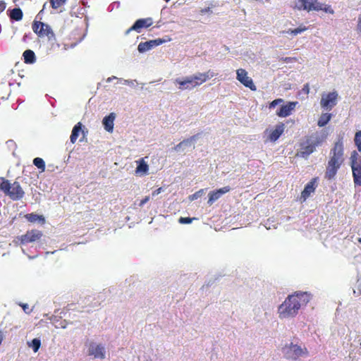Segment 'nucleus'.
Masks as SVG:
<instances>
[{
  "instance_id": "nucleus-33",
  "label": "nucleus",
  "mask_w": 361,
  "mask_h": 361,
  "mask_svg": "<svg viewBox=\"0 0 361 361\" xmlns=\"http://www.w3.org/2000/svg\"><path fill=\"white\" fill-rule=\"evenodd\" d=\"M195 136H192L190 139H187V140H185L180 142L179 144L176 145L173 147V149L176 151H178L180 149V147H182V145L190 142L192 140L195 139Z\"/></svg>"
},
{
  "instance_id": "nucleus-9",
  "label": "nucleus",
  "mask_w": 361,
  "mask_h": 361,
  "mask_svg": "<svg viewBox=\"0 0 361 361\" xmlns=\"http://www.w3.org/2000/svg\"><path fill=\"white\" fill-rule=\"evenodd\" d=\"M338 94L336 90L322 95L320 105L325 109L331 111L336 104Z\"/></svg>"
},
{
  "instance_id": "nucleus-29",
  "label": "nucleus",
  "mask_w": 361,
  "mask_h": 361,
  "mask_svg": "<svg viewBox=\"0 0 361 361\" xmlns=\"http://www.w3.org/2000/svg\"><path fill=\"white\" fill-rule=\"evenodd\" d=\"M33 164L40 169L42 171H44L45 170V163L44 161L39 157H36L33 160Z\"/></svg>"
},
{
  "instance_id": "nucleus-22",
  "label": "nucleus",
  "mask_w": 361,
  "mask_h": 361,
  "mask_svg": "<svg viewBox=\"0 0 361 361\" xmlns=\"http://www.w3.org/2000/svg\"><path fill=\"white\" fill-rule=\"evenodd\" d=\"M136 163L137 164L135 169L136 173L146 174L148 172L149 166L145 161L144 158L140 159L139 160L136 161Z\"/></svg>"
},
{
  "instance_id": "nucleus-5",
  "label": "nucleus",
  "mask_w": 361,
  "mask_h": 361,
  "mask_svg": "<svg viewBox=\"0 0 361 361\" xmlns=\"http://www.w3.org/2000/svg\"><path fill=\"white\" fill-rule=\"evenodd\" d=\"M32 29L40 39H46L51 43H54L56 39V35L51 27L44 22L34 20L32 24Z\"/></svg>"
},
{
  "instance_id": "nucleus-8",
  "label": "nucleus",
  "mask_w": 361,
  "mask_h": 361,
  "mask_svg": "<svg viewBox=\"0 0 361 361\" xmlns=\"http://www.w3.org/2000/svg\"><path fill=\"white\" fill-rule=\"evenodd\" d=\"M350 163L352 169L353 178L355 186L361 185V159L356 151L351 153Z\"/></svg>"
},
{
  "instance_id": "nucleus-20",
  "label": "nucleus",
  "mask_w": 361,
  "mask_h": 361,
  "mask_svg": "<svg viewBox=\"0 0 361 361\" xmlns=\"http://www.w3.org/2000/svg\"><path fill=\"white\" fill-rule=\"evenodd\" d=\"M176 83L179 85V89L180 90H190L195 87L194 80L192 76L185 78L183 80L176 79Z\"/></svg>"
},
{
  "instance_id": "nucleus-31",
  "label": "nucleus",
  "mask_w": 361,
  "mask_h": 361,
  "mask_svg": "<svg viewBox=\"0 0 361 361\" xmlns=\"http://www.w3.org/2000/svg\"><path fill=\"white\" fill-rule=\"evenodd\" d=\"M66 0H50V4L53 8H58L62 6Z\"/></svg>"
},
{
  "instance_id": "nucleus-21",
  "label": "nucleus",
  "mask_w": 361,
  "mask_h": 361,
  "mask_svg": "<svg viewBox=\"0 0 361 361\" xmlns=\"http://www.w3.org/2000/svg\"><path fill=\"white\" fill-rule=\"evenodd\" d=\"M115 118L116 114L114 113H111L109 115L105 116L103 118L102 123L104 125V129L106 131H113Z\"/></svg>"
},
{
  "instance_id": "nucleus-3",
  "label": "nucleus",
  "mask_w": 361,
  "mask_h": 361,
  "mask_svg": "<svg viewBox=\"0 0 361 361\" xmlns=\"http://www.w3.org/2000/svg\"><path fill=\"white\" fill-rule=\"evenodd\" d=\"M0 190L13 200H21L25 192L18 181L12 184L4 177H0Z\"/></svg>"
},
{
  "instance_id": "nucleus-46",
  "label": "nucleus",
  "mask_w": 361,
  "mask_h": 361,
  "mask_svg": "<svg viewBox=\"0 0 361 361\" xmlns=\"http://www.w3.org/2000/svg\"><path fill=\"white\" fill-rule=\"evenodd\" d=\"M357 240L361 244V238H359Z\"/></svg>"
},
{
  "instance_id": "nucleus-23",
  "label": "nucleus",
  "mask_w": 361,
  "mask_h": 361,
  "mask_svg": "<svg viewBox=\"0 0 361 361\" xmlns=\"http://www.w3.org/2000/svg\"><path fill=\"white\" fill-rule=\"evenodd\" d=\"M82 123L80 122H78L73 127L72 132H71V137H70V141L72 144L75 143V142L77 141V140L78 138L79 133L81 131L83 133V131L82 130Z\"/></svg>"
},
{
  "instance_id": "nucleus-16",
  "label": "nucleus",
  "mask_w": 361,
  "mask_h": 361,
  "mask_svg": "<svg viewBox=\"0 0 361 361\" xmlns=\"http://www.w3.org/2000/svg\"><path fill=\"white\" fill-rule=\"evenodd\" d=\"M164 42V40L161 39L149 40L145 42H140L137 47V50L142 53L150 50L153 47L159 46Z\"/></svg>"
},
{
  "instance_id": "nucleus-26",
  "label": "nucleus",
  "mask_w": 361,
  "mask_h": 361,
  "mask_svg": "<svg viewBox=\"0 0 361 361\" xmlns=\"http://www.w3.org/2000/svg\"><path fill=\"white\" fill-rule=\"evenodd\" d=\"M331 114L329 113H323L321 114L317 121V125L319 127L325 126L331 120Z\"/></svg>"
},
{
  "instance_id": "nucleus-43",
  "label": "nucleus",
  "mask_w": 361,
  "mask_h": 361,
  "mask_svg": "<svg viewBox=\"0 0 361 361\" xmlns=\"http://www.w3.org/2000/svg\"><path fill=\"white\" fill-rule=\"evenodd\" d=\"M202 191H203V190H199V191L196 192L193 195V197H194L195 198H197V197H199V196L200 195V193H202Z\"/></svg>"
},
{
  "instance_id": "nucleus-44",
  "label": "nucleus",
  "mask_w": 361,
  "mask_h": 361,
  "mask_svg": "<svg viewBox=\"0 0 361 361\" xmlns=\"http://www.w3.org/2000/svg\"><path fill=\"white\" fill-rule=\"evenodd\" d=\"M20 305L23 307L24 311H26L28 309V305L27 304H20Z\"/></svg>"
},
{
  "instance_id": "nucleus-7",
  "label": "nucleus",
  "mask_w": 361,
  "mask_h": 361,
  "mask_svg": "<svg viewBox=\"0 0 361 361\" xmlns=\"http://www.w3.org/2000/svg\"><path fill=\"white\" fill-rule=\"evenodd\" d=\"M282 352L286 359L291 360H297L300 357L307 356L309 355V351L307 348H302L293 343L286 345L282 348Z\"/></svg>"
},
{
  "instance_id": "nucleus-25",
  "label": "nucleus",
  "mask_w": 361,
  "mask_h": 361,
  "mask_svg": "<svg viewBox=\"0 0 361 361\" xmlns=\"http://www.w3.org/2000/svg\"><path fill=\"white\" fill-rule=\"evenodd\" d=\"M9 17L13 20L19 21L22 20L23 13L20 8H15L10 11Z\"/></svg>"
},
{
  "instance_id": "nucleus-1",
  "label": "nucleus",
  "mask_w": 361,
  "mask_h": 361,
  "mask_svg": "<svg viewBox=\"0 0 361 361\" xmlns=\"http://www.w3.org/2000/svg\"><path fill=\"white\" fill-rule=\"evenodd\" d=\"M343 162V137H339L330 150L329 159L326 167L324 178L329 180L334 179Z\"/></svg>"
},
{
  "instance_id": "nucleus-45",
  "label": "nucleus",
  "mask_w": 361,
  "mask_h": 361,
  "mask_svg": "<svg viewBox=\"0 0 361 361\" xmlns=\"http://www.w3.org/2000/svg\"><path fill=\"white\" fill-rule=\"evenodd\" d=\"M294 293H304V294H306L307 293V292L305 291V292H295Z\"/></svg>"
},
{
  "instance_id": "nucleus-38",
  "label": "nucleus",
  "mask_w": 361,
  "mask_h": 361,
  "mask_svg": "<svg viewBox=\"0 0 361 361\" xmlns=\"http://www.w3.org/2000/svg\"><path fill=\"white\" fill-rule=\"evenodd\" d=\"M149 200V196H146L144 199H142L140 204V207H142L145 203H147Z\"/></svg>"
},
{
  "instance_id": "nucleus-27",
  "label": "nucleus",
  "mask_w": 361,
  "mask_h": 361,
  "mask_svg": "<svg viewBox=\"0 0 361 361\" xmlns=\"http://www.w3.org/2000/svg\"><path fill=\"white\" fill-rule=\"evenodd\" d=\"M25 219L32 223H35L37 221H42V223L44 222V218L42 215H38L34 213L27 214L25 216Z\"/></svg>"
},
{
  "instance_id": "nucleus-41",
  "label": "nucleus",
  "mask_w": 361,
  "mask_h": 361,
  "mask_svg": "<svg viewBox=\"0 0 361 361\" xmlns=\"http://www.w3.org/2000/svg\"><path fill=\"white\" fill-rule=\"evenodd\" d=\"M161 191L162 188H159L158 189L154 190L152 193V197H155L156 195H159V193H161Z\"/></svg>"
},
{
  "instance_id": "nucleus-47",
  "label": "nucleus",
  "mask_w": 361,
  "mask_h": 361,
  "mask_svg": "<svg viewBox=\"0 0 361 361\" xmlns=\"http://www.w3.org/2000/svg\"><path fill=\"white\" fill-rule=\"evenodd\" d=\"M164 1H166V2H168V1H169L170 0H164Z\"/></svg>"
},
{
  "instance_id": "nucleus-34",
  "label": "nucleus",
  "mask_w": 361,
  "mask_h": 361,
  "mask_svg": "<svg viewBox=\"0 0 361 361\" xmlns=\"http://www.w3.org/2000/svg\"><path fill=\"white\" fill-rule=\"evenodd\" d=\"M195 219V218L190 217H180L178 219V222L182 224H188L192 223V221Z\"/></svg>"
},
{
  "instance_id": "nucleus-6",
  "label": "nucleus",
  "mask_w": 361,
  "mask_h": 361,
  "mask_svg": "<svg viewBox=\"0 0 361 361\" xmlns=\"http://www.w3.org/2000/svg\"><path fill=\"white\" fill-rule=\"evenodd\" d=\"M298 8L300 10L310 11H323L325 13L334 14V11L330 5L322 4L317 0H297Z\"/></svg>"
},
{
  "instance_id": "nucleus-11",
  "label": "nucleus",
  "mask_w": 361,
  "mask_h": 361,
  "mask_svg": "<svg viewBox=\"0 0 361 361\" xmlns=\"http://www.w3.org/2000/svg\"><path fill=\"white\" fill-rule=\"evenodd\" d=\"M42 235L43 233L41 231L32 229L27 231L25 234L20 235L18 239L20 244L25 245L40 240Z\"/></svg>"
},
{
  "instance_id": "nucleus-32",
  "label": "nucleus",
  "mask_w": 361,
  "mask_h": 361,
  "mask_svg": "<svg viewBox=\"0 0 361 361\" xmlns=\"http://www.w3.org/2000/svg\"><path fill=\"white\" fill-rule=\"evenodd\" d=\"M40 345H41L40 340H39L37 338H34L32 341L31 347L32 348V350L35 353L38 351L39 348H40Z\"/></svg>"
},
{
  "instance_id": "nucleus-13",
  "label": "nucleus",
  "mask_w": 361,
  "mask_h": 361,
  "mask_svg": "<svg viewBox=\"0 0 361 361\" xmlns=\"http://www.w3.org/2000/svg\"><path fill=\"white\" fill-rule=\"evenodd\" d=\"M88 355L97 359H104L105 357L104 348L102 345L92 343L88 348Z\"/></svg>"
},
{
  "instance_id": "nucleus-12",
  "label": "nucleus",
  "mask_w": 361,
  "mask_h": 361,
  "mask_svg": "<svg viewBox=\"0 0 361 361\" xmlns=\"http://www.w3.org/2000/svg\"><path fill=\"white\" fill-rule=\"evenodd\" d=\"M153 21L151 18L138 19L130 28L126 30V34L128 35L131 31H135L140 33L142 28H147L150 27Z\"/></svg>"
},
{
  "instance_id": "nucleus-49",
  "label": "nucleus",
  "mask_w": 361,
  "mask_h": 361,
  "mask_svg": "<svg viewBox=\"0 0 361 361\" xmlns=\"http://www.w3.org/2000/svg\"><path fill=\"white\" fill-rule=\"evenodd\" d=\"M360 345H361V341H360Z\"/></svg>"
},
{
  "instance_id": "nucleus-2",
  "label": "nucleus",
  "mask_w": 361,
  "mask_h": 361,
  "mask_svg": "<svg viewBox=\"0 0 361 361\" xmlns=\"http://www.w3.org/2000/svg\"><path fill=\"white\" fill-rule=\"evenodd\" d=\"M301 295H288L285 301L279 307L278 313L280 319H286L295 316L300 308Z\"/></svg>"
},
{
  "instance_id": "nucleus-14",
  "label": "nucleus",
  "mask_w": 361,
  "mask_h": 361,
  "mask_svg": "<svg viewBox=\"0 0 361 361\" xmlns=\"http://www.w3.org/2000/svg\"><path fill=\"white\" fill-rule=\"evenodd\" d=\"M231 188L229 186H225L216 190H212L208 194L207 204L212 205L215 201L219 200L224 194L229 192Z\"/></svg>"
},
{
  "instance_id": "nucleus-10",
  "label": "nucleus",
  "mask_w": 361,
  "mask_h": 361,
  "mask_svg": "<svg viewBox=\"0 0 361 361\" xmlns=\"http://www.w3.org/2000/svg\"><path fill=\"white\" fill-rule=\"evenodd\" d=\"M236 79L245 87L250 89L252 91H256L257 87L252 79L248 76V73L243 68H239L236 71Z\"/></svg>"
},
{
  "instance_id": "nucleus-40",
  "label": "nucleus",
  "mask_w": 361,
  "mask_h": 361,
  "mask_svg": "<svg viewBox=\"0 0 361 361\" xmlns=\"http://www.w3.org/2000/svg\"><path fill=\"white\" fill-rule=\"evenodd\" d=\"M6 4L4 1H0V13H2L6 8Z\"/></svg>"
},
{
  "instance_id": "nucleus-36",
  "label": "nucleus",
  "mask_w": 361,
  "mask_h": 361,
  "mask_svg": "<svg viewBox=\"0 0 361 361\" xmlns=\"http://www.w3.org/2000/svg\"><path fill=\"white\" fill-rule=\"evenodd\" d=\"M281 60L285 63H293L297 61V59L295 57H283Z\"/></svg>"
},
{
  "instance_id": "nucleus-19",
  "label": "nucleus",
  "mask_w": 361,
  "mask_h": 361,
  "mask_svg": "<svg viewBox=\"0 0 361 361\" xmlns=\"http://www.w3.org/2000/svg\"><path fill=\"white\" fill-rule=\"evenodd\" d=\"M317 178H312L307 184L305 185L304 190L301 192V198L303 201L306 200L312 193L315 191L317 187Z\"/></svg>"
},
{
  "instance_id": "nucleus-37",
  "label": "nucleus",
  "mask_w": 361,
  "mask_h": 361,
  "mask_svg": "<svg viewBox=\"0 0 361 361\" xmlns=\"http://www.w3.org/2000/svg\"><path fill=\"white\" fill-rule=\"evenodd\" d=\"M214 6H212V7H207V8H202L200 10V13L202 15L203 14H205L207 13H212V8Z\"/></svg>"
},
{
  "instance_id": "nucleus-35",
  "label": "nucleus",
  "mask_w": 361,
  "mask_h": 361,
  "mask_svg": "<svg viewBox=\"0 0 361 361\" xmlns=\"http://www.w3.org/2000/svg\"><path fill=\"white\" fill-rule=\"evenodd\" d=\"M282 102H283V100L282 99H274V101H272L271 102L269 103V109H273L276 105H278V104H281Z\"/></svg>"
},
{
  "instance_id": "nucleus-17",
  "label": "nucleus",
  "mask_w": 361,
  "mask_h": 361,
  "mask_svg": "<svg viewBox=\"0 0 361 361\" xmlns=\"http://www.w3.org/2000/svg\"><path fill=\"white\" fill-rule=\"evenodd\" d=\"M297 102H289L287 104L281 106L279 110L276 111V115L279 117H287L290 116L292 111L295 109Z\"/></svg>"
},
{
  "instance_id": "nucleus-39",
  "label": "nucleus",
  "mask_w": 361,
  "mask_h": 361,
  "mask_svg": "<svg viewBox=\"0 0 361 361\" xmlns=\"http://www.w3.org/2000/svg\"><path fill=\"white\" fill-rule=\"evenodd\" d=\"M302 92H304L305 94H308L310 92V86L309 84H305L302 87Z\"/></svg>"
},
{
  "instance_id": "nucleus-30",
  "label": "nucleus",
  "mask_w": 361,
  "mask_h": 361,
  "mask_svg": "<svg viewBox=\"0 0 361 361\" xmlns=\"http://www.w3.org/2000/svg\"><path fill=\"white\" fill-rule=\"evenodd\" d=\"M354 141L358 151L361 152V130L355 133Z\"/></svg>"
},
{
  "instance_id": "nucleus-18",
  "label": "nucleus",
  "mask_w": 361,
  "mask_h": 361,
  "mask_svg": "<svg viewBox=\"0 0 361 361\" xmlns=\"http://www.w3.org/2000/svg\"><path fill=\"white\" fill-rule=\"evenodd\" d=\"M285 125L283 123H278L274 130H270L268 140L272 142H276L280 136L283 133Z\"/></svg>"
},
{
  "instance_id": "nucleus-15",
  "label": "nucleus",
  "mask_w": 361,
  "mask_h": 361,
  "mask_svg": "<svg viewBox=\"0 0 361 361\" xmlns=\"http://www.w3.org/2000/svg\"><path fill=\"white\" fill-rule=\"evenodd\" d=\"M191 76L194 80L195 85L199 86L205 82L209 79L213 78L214 76V73L211 70H209L206 73H198Z\"/></svg>"
},
{
  "instance_id": "nucleus-42",
  "label": "nucleus",
  "mask_w": 361,
  "mask_h": 361,
  "mask_svg": "<svg viewBox=\"0 0 361 361\" xmlns=\"http://www.w3.org/2000/svg\"><path fill=\"white\" fill-rule=\"evenodd\" d=\"M357 28V30H359L361 32V13L358 17Z\"/></svg>"
},
{
  "instance_id": "nucleus-28",
  "label": "nucleus",
  "mask_w": 361,
  "mask_h": 361,
  "mask_svg": "<svg viewBox=\"0 0 361 361\" xmlns=\"http://www.w3.org/2000/svg\"><path fill=\"white\" fill-rule=\"evenodd\" d=\"M307 30V27L303 25H300L298 27L295 29H289L288 30L283 31V33L291 34L293 35H297L300 33H302Z\"/></svg>"
},
{
  "instance_id": "nucleus-48",
  "label": "nucleus",
  "mask_w": 361,
  "mask_h": 361,
  "mask_svg": "<svg viewBox=\"0 0 361 361\" xmlns=\"http://www.w3.org/2000/svg\"><path fill=\"white\" fill-rule=\"evenodd\" d=\"M267 1H269V0H266Z\"/></svg>"
},
{
  "instance_id": "nucleus-4",
  "label": "nucleus",
  "mask_w": 361,
  "mask_h": 361,
  "mask_svg": "<svg viewBox=\"0 0 361 361\" xmlns=\"http://www.w3.org/2000/svg\"><path fill=\"white\" fill-rule=\"evenodd\" d=\"M324 142V137L318 133H314L307 136L305 140L300 143V154L302 157H308L313 153L317 147L320 146Z\"/></svg>"
},
{
  "instance_id": "nucleus-24",
  "label": "nucleus",
  "mask_w": 361,
  "mask_h": 361,
  "mask_svg": "<svg viewBox=\"0 0 361 361\" xmlns=\"http://www.w3.org/2000/svg\"><path fill=\"white\" fill-rule=\"evenodd\" d=\"M24 62L25 63H33L36 61V56L35 52L31 49H27L23 52V54Z\"/></svg>"
}]
</instances>
